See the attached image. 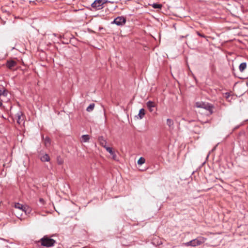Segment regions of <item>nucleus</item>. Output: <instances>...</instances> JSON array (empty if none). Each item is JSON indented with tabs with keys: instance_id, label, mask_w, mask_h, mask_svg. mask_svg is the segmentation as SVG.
I'll use <instances>...</instances> for the list:
<instances>
[{
	"instance_id": "17",
	"label": "nucleus",
	"mask_w": 248,
	"mask_h": 248,
	"mask_svg": "<svg viewBox=\"0 0 248 248\" xmlns=\"http://www.w3.org/2000/svg\"><path fill=\"white\" fill-rule=\"evenodd\" d=\"M138 115L140 119L143 118V117L145 115V110L144 108H142L140 109Z\"/></svg>"
},
{
	"instance_id": "7",
	"label": "nucleus",
	"mask_w": 248,
	"mask_h": 248,
	"mask_svg": "<svg viewBox=\"0 0 248 248\" xmlns=\"http://www.w3.org/2000/svg\"><path fill=\"white\" fill-rule=\"evenodd\" d=\"M156 106V104L155 102L150 100L146 103V106L150 112H152L154 111V108Z\"/></svg>"
},
{
	"instance_id": "21",
	"label": "nucleus",
	"mask_w": 248,
	"mask_h": 248,
	"mask_svg": "<svg viewBox=\"0 0 248 248\" xmlns=\"http://www.w3.org/2000/svg\"><path fill=\"white\" fill-rule=\"evenodd\" d=\"M167 124L170 127L173 124V121L170 119H167Z\"/></svg>"
},
{
	"instance_id": "23",
	"label": "nucleus",
	"mask_w": 248,
	"mask_h": 248,
	"mask_svg": "<svg viewBox=\"0 0 248 248\" xmlns=\"http://www.w3.org/2000/svg\"><path fill=\"white\" fill-rule=\"evenodd\" d=\"M192 242H193V241L192 240L189 242L183 243V245L186 246L193 247V244H192L193 243Z\"/></svg>"
},
{
	"instance_id": "28",
	"label": "nucleus",
	"mask_w": 248,
	"mask_h": 248,
	"mask_svg": "<svg viewBox=\"0 0 248 248\" xmlns=\"http://www.w3.org/2000/svg\"><path fill=\"white\" fill-rule=\"evenodd\" d=\"M39 202H41V203H44V199H42V198H40V199H39Z\"/></svg>"
},
{
	"instance_id": "19",
	"label": "nucleus",
	"mask_w": 248,
	"mask_h": 248,
	"mask_svg": "<svg viewBox=\"0 0 248 248\" xmlns=\"http://www.w3.org/2000/svg\"><path fill=\"white\" fill-rule=\"evenodd\" d=\"M94 103H92L91 104L86 108V110L88 112H90L91 111H92L94 108Z\"/></svg>"
},
{
	"instance_id": "5",
	"label": "nucleus",
	"mask_w": 248,
	"mask_h": 248,
	"mask_svg": "<svg viewBox=\"0 0 248 248\" xmlns=\"http://www.w3.org/2000/svg\"><path fill=\"white\" fill-rule=\"evenodd\" d=\"M206 240V238L202 236H200L195 239H194L192 240L193 247L200 246L202 244L204 243Z\"/></svg>"
},
{
	"instance_id": "8",
	"label": "nucleus",
	"mask_w": 248,
	"mask_h": 248,
	"mask_svg": "<svg viewBox=\"0 0 248 248\" xmlns=\"http://www.w3.org/2000/svg\"><path fill=\"white\" fill-rule=\"evenodd\" d=\"M17 63L16 61L13 60L7 61L6 63V66L9 69H12L16 65Z\"/></svg>"
},
{
	"instance_id": "25",
	"label": "nucleus",
	"mask_w": 248,
	"mask_h": 248,
	"mask_svg": "<svg viewBox=\"0 0 248 248\" xmlns=\"http://www.w3.org/2000/svg\"><path fill=\"white\" fill-rule=\"evenodd\" d=\"M197 34L198 35H199V36H201L202 37H203V38L206 37V36L204 34L200 33L199 31H197Z\"/></svg>"
},
{
	"instance_id": "15",
	"label": "nucleus",
	"mask_w": 248,
	"mask_h": 248,
	"mask_svg": "<svg viewBox=\"0 0 248 248\" xmlns=\"http://www.w3.org/2000/svg\"><path fill=\"white\" fill-rule=\"evenodd\" d=\"M247 63L246 62H244L241 63L239 66V69L241 72H244V71L246 69L247 67Z\"/></svg>"
},
{
	"instance_id": "30",
	"label": "nucleus",
	"mask_w": 248,
	"mask_h": 248,
	"mask_svg": "<svg viewBox=\"0 0 248 248\" xmlns=\"http://www.w3.org/2000/svg\"><path fill=\"white\" fill-rule=\"evenodd\" d=\"M240 78H244L239 77Z\"/></svg>"
},
{
	"instance_id": "14",
	"label": "nucleus",
	"mask_w": 248,
	"mask_h": 248,
	"mask_svg": "<svg viewBox=\"0 0 248 248\" xmlns=\"http://www.w3.org/2000/svg\"><path fill=\"white\" fill-rule=\"evenodd\" d=\"M90 139L89 135H83L81 137V141L83 142H87L89 141Z\"/></svg>"
},
{
	"instance_id": "18",
	"label": "nucleus",
	"mask_w": 248,
	"mask_h": 248,
	"mask_svg": "<svg viewBox=\"0 0 248 248\" xmlns=\"http://www.w3.org/2000/svg\"><path fill=\"white\" fill-rule=\"evenodd\" d=\"M145 162V159L143 157H140L138 160L137 163L139 165H142Z\"/></svg>"
},
{
	"instance_id": "20",
	"label": "nucleus",
	"mask_w": 248,
	"mask_h": 248,
	"mask_svg": "<svg viewBox=\"0 0 248 248\" xmlns=\"http://www.w3.org/2000/svg\"><path fill=\"white\" fill-rule=\"evenodd\" d=\"M152 6L155 9H161L162 7V4L157 3H154Z\"/></svg>"
},
{
	"instance_id": "29",
	"label": "nucleus",
	"mask_w": 248,
	"mask_h": 248,
	"mask_svg": "<svg viewBox=\"0 0 248 248\" xmlns=\"http://www.w3.org/2000/svg\"><path fill=\"white\" fill-rule=\"evenodd\" d=\"M2 105V101H0V107H1Z\"/></svg>"
},
{
	"instance_id": "4",
	"label": "nucleus",
	"mask_w": 248,
	"mask_h": 248,
	"mask_svg": "<svg viewBox=\"0 0 248 248\" xmlns=\"http://www.w3.org/2000/svg\"><path fill=\"white\" fill-rule=\"evenodd\" d=\"M126 22V18L124 16H118L115 18L113 21L111 22L112 24H116L117 26H123Z\"/></svg>"
},
{
	"instance_id": "2",
	"label": "nucleus",
	"mask_w": 248,
	"mask_h": 248,
	"mask_svg": "<svg viewBox=\"0 0 248 248\" xmlns=\"http://www.w3.org/2000/svg\"><path fill=\"white\" fill-rule=\"evenodd\" d=\"M196 106L197 108H201L205 109L209 112L210 114H212L213 113L214 106L209 104L206 103L204 102H197L196 103Z\"/></svg>"
},
{
	"instance_id": "10",
	"label": "nucleus",
	"mask_w": 248,
	"mask_h": 248,
	"mask_svg": "<svg viewBox=\"0 0 248 248\" xmlns=\"http://www.w3.org/2000/svg\"><path fill=\"white\" fill-rule=\"evenodd\" d=\"M98 141L100 144V145L103 147H106V146L107 145V141L105 140V139L103 136H99L98 137Z\"/></svg>"
},
{
	"instance_id": "22",
	"label": "nucleus",
	"mask_w": 248,
	"mask_h": 248,
	"mask_svg": "<svg viewBox=\"0 0 248 248\" xmlns=\"http://www.w3.org/2000/svg\"><path fill=\"white\" fill-rule=\"evenodd\" d=\"M105 148H106V150L111 154V155H113V152L112 151V149L111 148V147H104Z\"/></svg>"
},
{
	"instance_id": "11",
	"label": "nucleus",
	"mask_w": 248,
	"mask_h": 248,
	"mask_svg": "<svg viewBox=\"0 0 248 248\" xmlns=\"http://www.w3.org/2000/svg\"><path fill=\"white\" fill-rule=\"evenodd\" d=\"M210 156H206V159H208ZM213 163H217L220 161V156H211Z\"/></svg>"
},
{
	"instance_id": "12",
	"label": "nucleus",
	"mask_w": 248,
	"mask_h": 248,
	"mask_svg": "<svg viewBox=\"0 0 248 248\" xmlns=\"http://www.w3.org/2000/svg\"><path fill=\"white\" fill-rule=\"evenodd\" d=\"M43 139L45 146L46 147H49L51 144V140L50 138L46 136L45 138H43Z\"/></svg>"
},
{
	"instance_id": "1",
	"label": "nucleus",
	"mask_w": 248,
	"mask_h": 248,
	"mask_svg": "<svg viewBox=\"0 0 248 248\" xmlns=\"http://www.w3.org/2000/svg\"><path fill=\"white\" fill-rule=\"evenodd\" d=\"M39 242L41 243V246L46 247H53L56 243L54 239L51 238L48 235H45L40 239Z\"/></svg>"
},
{
	"instance_id": "13",
	"label": "nucleus",
	"mask_w": 248,
	"mask_h": 248,
	"mask_svg": "<svg viewBox=\"0 0 248 248\" xmlns=\"http://www.w3.org/2000/svg\"><path fill=\"white\" fill-rule=\"evenodd\" d=\"M8 91L4 87L0 88V96H3L6 97L8 94Z\"/></svg>"
},
{
	"instance_id": "6",
	"label": "nucleus",
	"mask_w": 248,
	"mask_h": 248,
	"mask_svg": "<svg viewBox=\"0 0 248 248\" xmlns=\"http://www.w3.org/2000/svg\"><path fill=\"white\" fill-rule=\"evenodd\" d=\"M15 118L17 119V123L21 124L24 123V116L21 111H18L15 115Z\"/></svg>"
},
{
	"instance_id": "26",
	"label": "nucleus",
	"mask_w": 248,
	"mask_h": 248,
	"mask_svg": "<svg viewBox=\"0 0 248 248\" xmlns=\"http://www.w3.org/2000/svg\"><path fill=\"white\" fill-rule=\"evenodd\" d=\"M218 145V144H217L213 149L212 150L209 152L207 155H210L211 154L213 153L214 151L216 149Z\"/></svg>"
},
{
	"instance_id": "16",
	"label": "nucleus",
	"mask_w": 248,
	"mask_h": 248,
	"mask_svg": "<svg viewBox=\"0 0 248 248\" xmlns=\"http://www.w3.org/2000/svg\"><path fill=\"white\" fill-rule=\"evenodd\" d=\"M40 157V159L42 162L49 161L50 160L49 156H39Z\"/></svg>"
},
{
	"instance_id": "9",
	"label": "nucleus",
	"mask_w": 248,
	"mask_h": 248,
	"mask_svg": "<svg viewBox=\"0 0 248 248\" xmlns=\"http://www.w3.org/2000/svg\"><path fill=\"white\" fill-rule=\"evenodd\" d=\"M14 206L15 208L20 210L22 211V212L26 213V207L24 206L23 204L17 202L15 203Z\"/></svg>"
},
{
	"instance_id": "27",
	"label": "nucleus",
	"mask_w": 248,
	"mask_h": 248,
	"mask_svg": "<svg viewBox=\"0 0 248 248\" xmlns=\"http://www.w3.org/2000/svg\"><path fill=\"white\" fill-rule=\"evenodd\" d=\"M14 213H15V215L16 216V217L18 218H19V216H21L22 215V214H20L18 213H17V212H16V211H14Z\"/></svg>"
},
{
	"instance_id": "3",
	"label": "nucleus",
	"mask_w": 248,
	"mask_h": 248,
	"mask_svg": "<svg viewBox=\"0 0 248 248\" xmlns=\"http://www.w3.org/2000/svg\"><path fill=\"white\" fill-rule=\"evenodd\" d=\"M107 2V0H95L91 6L94 10H98L102 9L103 4Z\"/></svg>"
},
{
	"instance_id": "24",
	"label": "nucleus",
	"mask_w": 248,
	"mask_h": 248,
	"mask_svg": "<svg viewBox=\"0 0 248 248\" xmlns=\"http://www.w3.org/2000/svg\"><path fill=\"white\" fill-rule=\"evenodd\" d=\"M109 157L114 160L118 161L119 160V156H109Z\"/></svg>"
}]
</instances>
